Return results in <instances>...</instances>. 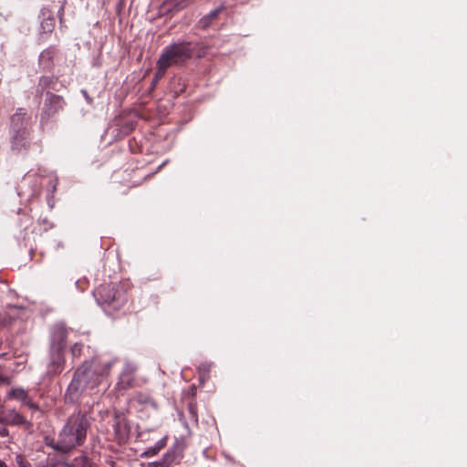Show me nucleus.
Returning <instances> with one entry per match:
<instances>
[{
  "label": "nucleus",
  "instance_id": "28",
  "mask_svg": "<svg viewBox=\"0 0 467 467\" xmlns=\"http://www.w3.org/2000/svg\"><path fill=\"white\" fill-rule=\"evenodd\" d=\"M5 424H0V437H7L9 435L8 430L5 427Z\"/></svg>",
  "mask_w": 467,
  "mask_h": 467
},
{
  "label": "nucleus",
  "instance_id": "16",
  "mask_svg": "<svg viewBox=\"0 0 467 467\" xmlns=\"http://www.w3.org/2000/svg\"><path fill=\"white\" fill-rule=\"evenodd\" d=\"M66 467H95L84 454L75 457L71 462H66Z\"/></svg>",
  "mask_w": 467,
  "mask_h": 467
},
{
  "label": "nucleus",
  "instance_id": "7",
  "mask_svg": "<svg viewBox=\"0 0 467 467\" xmlns=\"http://www.w3.org/2000/svg\"><path fill=\"white\" fill-rule=\"evenodd\" d=\"M64 350L49 347L47 374L50 376L59 375L65 368Z\"/></svg>",
  "mask_w": 467,
  "mask_h": 467
},
{
  "label": "nucleus",
  "instance_id": "18",
  "mask_svg": "<svg viewBox=\"0 0 467 467\" xmlns=\"http://www.w3.org/2000/svg\"><path fill=\"white\" fill-rule=\"evenodd\" d=\"M220 12V8L212 11L209 15L203 16L199 20L198 26L202 29L208 28L212 25L213 21L217 18Z\"/></svg>",
  "mask_w": 467,
  "mask_h": 467
},
{
  "label": "nucleus",
  "instance_id": "26",
  "mask_svg": "<svg viewBox=\"0 0 467 467\" xmlns=\"http://www.w3.org/2000/svg\"><path fill=\"white\" fill-rule=\"evenodd\" d=\"M148 467H167V464L162 460L151 462L148 463Z\"/></svg>",
  "mask_w": 467,
  "mask_h": 467
},
{
  "label": "nucleus",
  "instance_id": "32",
  "mask_svg": "<svg viewBox=\"0 0 467 467\" xmlns=\"http://www.w3.org/2000/svg\"><path fill=\"white\" fill-rule=\"evenodd\" d=\"M184 89H185V87L182 88L179 91L175 90L174 92H175L176 96H178L180 93H182L184 91Z\"/></svg>",
  "mask_w": 467,
  "mask_h": 467
},
{
  "label": "nucleus",
  "instance_id": "25",
  "mask_svg": "<svg viewBox=\"0 0 467 467\" xmlns=\"http://www.w3.org/2000/svg\"><path fill=\"white\" fill-rule=\"evenodd\" d=\"M16 462L18 467H31L30 462L22 454H17L16 456Z\"/></svg>",
  "mask_w": 467,
  "mask_h": 467
},
{
  "label": "nucleus",
  "instance_id": "19",
  "mask_svg": "<svg viewBox=\"0 0 467 467\" xmlns=\"http://www.w3.org/2000/svg\"><path fill=\"white\" fill-rule=\"evenodd\" d=\"M133 401L137 402L138 404L144 405V406H150L152 408H156V403L152 400V398L142 392L136 393L133 397Z\"/></svg>",
  "mask_w": 467,
  "mask_h": 467
},
{
  "label": "nucleus",
  "instance_id": "10",
  "mask_svg": "<svg viewBox=\"0 0 467 467\" xmlns=\"http://www.w3.org/2000/svg\"><path fill=\"white\" fill-rule=\"evenodd\" d=\"M113 429L118 439H124L130 433V426L126 416L122 412H116L114 415Z\"/></svg>",
  "mask_w": 467,
  "mask_h": 467
},
{
  "label": "nucleus",
  "instance_id": "33",
  "mask_svg": "<svg viewBox=\"0 0 467 467\" xmlns=\"http://www.w3.org/2000/svg\"><path fill=\"white\" fill-rule=\"evenodd\" d=\"M0 467H8L6 463L0 460Z\"/></svg>",
  "mask_w": 467,
  "mask_h": 467
},
{
  "label": "nucleus",
  "instance_id": "14",
  "mask_svg": "<svg viewBox=\"0 0 467 467\" xmlns=\"http://www.w3.org/2000/svg\"><path fill=\"white\" fill-rule=\"evenodd\" d=\"M28 119L29 117H27L24 109H17L16 113L11 117V130H16V129H27L26 125L28 123Z\"/></svg>",
  "mask_w": 467,
  "mask_h": 467
},
{
  "label": "nucleus",
  "instance_id": "22",
  "mask_svg": "<svg viewBox=\"0 0 467 467\" xmlns=\"http://www.w3.org/2000/svg\"><path fill=\"white\" fill-rule=\"evenodd\" d=\"M168 68L170 67L159 58L156 63V72L153 79L160 81L165 76Z\"/></svg>",
  "mask_w": 467,
  "mask_h": 467
},
{
  "label": "nucleus",
  "instance_id": "29",
  "mask_svg": "<svg viewBox=\"0 0 467 467\" xmlns=\"http://www.w3.org/2000/svg\"><path fill=\"white\" fill-rule=\"evenodd\" d=\"M0 383L9 384V379L0 374Z\"/></svg>",
  "mask_w": 467,
  "mask_h": 467
},
{
  "label": "nucleus",
  "instance_id": "11",
  "mask_svg": "<svg viewBox=\"0 0 467 467\" xmlns=\"http://www.w3.org/2000/svg\"><path fill=\"white\" fill-rule=\"evenodd\" d=\"M26 422L25 417L16 410H6L0 412V424L19 426Z\"/></svg>",
  "mask_w": 467,
  "mask_h": 467
},
{
  "label": "nucleus",
  "instance_id": "31",
  "mask_svg": "<svg viewBox=\"0 0 467 467\" xmlns=\"http://www.w3.org/2000/svg\"><path fill=\"white\" fill-rule=\"evenodd\" d=\"M158 83H159V81H157V80H155V79H153V78H152V81H151V88L153 89V88L156 87V85H157Z\"/></svg>",
  "mask_w": 467,
  "mask_h": 467
},
{
  "label": "nucleus",
  "instance_id": "20",
  "mask_svg": "<svg viewBox=\"0 0 467 467\" xmlns=\"http://www.w3.org/2000/svg\"><path fill=\"white\" fill-rule=\"evenodd\" d=\"M89 348L88 346H86L81 341H76L71 347H70V354L72 356L73 359H78L84 355L85 348Z\"/></svg>",
  "mask_w": 467,
  "mask_h": 467
},
{
  "label": "nucleus",
  "instance_id": "3",
  "mask_svg": "<svg viewBox=\"0 0 467 467\" xmlns=\"http://www.w3.org/2000/svg\"><path fill=\"white\" fill-rule=\"evenodd\" d=\"M130 289V284L129 281L104 284L97 288L96 300L105 308L119 310L127 304Z\"/></svg>",
  "mask_w": 467,
  "mask_h": 467
},
{
  "label": "nucleus",
  "instance_id": "15",
  "mask_svg": "<svg viewBox=\"0 0 467 467\" xmlns=\"http://www.w3.org/2000/svg\"><path fill=\"white\" fill-rule=\"evenodd\" d=\"M56 55V50L53 47H48L41 52L39 57V64L44 68H51L53 65V58Z\"/></svg>",
  "mask_w": 467,
  "mask_h": 467
},
{
  "label": "nucleus",
  "instance_id": "12",
  "mask_svg": "<svg viewBox=\"0 0 467 467\" xmlns=\"http://www.w3.org/2000/svg\"><path fill=\"white\" fill-rule=\"evenodd\" d=\"M40 16L42 18L40 23V32L42 34H51L56 25L52 10L48 7H43L40 11Z\"/></svg>",
  "mask_w": 467,
  "mask_h": 467
},
{
  "label": "nucleus",
  "instance_id": "9",
  "mask_svg": "<svg viewBox=\"0 0 467 467\" xmlns=\"http://www.w3.org/2000/svg\"><path fill=\"white\" fill-rule=\"evenodd\" d=\"M8 397L21 401L25 406L33 410H39V406L29 397L27 390L23 388H13L8 392Z\"/></svg>",
  "mask_w": 467,
  "mask_h": 467
},
{
  "label": "nucleus",
  "instance_id": "34",
  "mask_svg": "<svg viewBox=\"0 0 467 467\" xmlns=\"http://www.w3.org/2000/svg\"><path fill=\"white\" fill-rule=\"evenodd\" d=\"M190 411H191V413L194 414V410H193V408L192 406H190Z\"/></svg>",
  "mask_w": 467,
  "mask_h": 467
},
{
  "label": "nucleus",
  "instance_id": "6",
  "mask_svg": "<svg viewBox=\"0 0 467 467\" xmlns=\"http://www.w3.org/2000/svg\"><path fill=\"white\" fill-rule=\"evenodd\" d=\"M74 333L73 329L64 324H56L50 332V348L65 350L69 336Z\"/></svg>",
  "mask_w": 467,
  "mask_h": 467
},
{
  "label": "nucleus",
  "instance_id": "23",
  "mask_svg": "<svg viewBox=\"0 0 467 467\" xmlns=\"http://www.w3.org/2000/svg\"><path fill=\"white\" fill-rule=\"evenodd\" d=\"M168 68L170 67L159 58L156 63V72L153 79L160 81L165 76Z\"/></svg>",
  "mask_w": 467,
  "mask_h": 467
},
{
  "label": "nucleus",
  "instance_id": "1",
  "mask_svg": "<svg viewBox=\"0 0 467 467\" xmlns=\"http://www.w3.org/2000/svg\"><path fill=\"white\" fill-rule=\"evenodd\" d=\"M113 365V360L98 357L85 360L75 370L66 391V399L69 402H78L84 394H97L99 387L109 375Z\"/></svg>",
  "mask_w": 467,
  "mask_h": 467
},
{
  "label": "nucleus",
  "instance_id": "2",
  "mask_svg": "<svg viewBox=\"0 0 467 467\" xmlns=\"http://www.w3.org/2000/svg\"><path fill=\"white\" fill-rule=\"evenodd\" d=\"M89 427L90 420L85 412L72 413L59 431L57 439H52L47 445L57 451L68 453L85 443Z\"/></svg>",
  "mask_w": 467,
  "mask_h": 467
},
{
  "label": "nucleus",
  "instance_id": "21",
  "mask_svg": "<svg viewBox=\"0 0 467 467\" xmlns=\"http://www.w3.org/2000/svg\"><path fill=\"white\" fill-rule=\"evenodd\" d=\"M57 83V78L54 76H44L39 78L38 87L43 91L46 88H55Z\"/></svg>",
  "mask_w": 467,
  "mask_h": 467
},
{
  "label": "nucleus",
  "instance_id": "24",
  "mask_svg": "<svg viewBox=\"0 0 467 467\" xmlns=\"http://www.w3.org/2000/svg\"><path fill=\"white\" fill-rule=\"evenodd\" d=\"M133 382V378L130 374L123 372L120 375L119 380L118 382L119 389H127L131 387Z\"/></svg>",
  "mask_w": 467,
  "mask_h": 467
},
{
  "label": "nucleus",
  "instance_id": "4",
  "mask_svg": "<svg viewBox=\"0 0 467 467\" xmlns=\"http://www.w3.org/2000/svg\"><path fill=\"white\" fill-rule=\"evenodd\" d=\"M199 43L191 41H180L165 47L160 56V59L169 67L183 66L190 60Z\"/></svg>",
  "mask_w": 467,
  "mask_h": 467
},
{
  "label": "nucleus",
  "instance_id": "13",
  "mask_svg": "<svg viewBox=\"0 0 467 467\" xmlns=\"http://www.w3.org/2000/svg\"><path fill=\"white\" fill-rule=\"evenodd\" d=\"M186 447V444L183 440L176 441L174 446L169 450L161 458L163 463L167 464V467H170L172 462H174L178 458H181L182 452Z\"/></svg>",
  "mask_w": 467,
  "mask_h": 467
},
{
  "label": "nucleus",
  "instance_id": "17",
  "mask_svg": "<svg viewBox=\"0 0 467 467\" xmlns=\"http://www.w3.org/2000/svg\"><path fill=\"white\" fill-rule=\"evenodd\" d=\"M167 444V437H163L160 441L156 442V444L153 447L148 448L142 454V457H152L155 456L160 452L161 450H162Z\"/></svg>",
  "mask_w": 467,
  "mask_h": 467
},
{
  "label": "nucleus",
  "instance_id": "30",
  "mask_svg": "<svg viewBox=\"0 0 467 467\" xmlns=\"http://www.w3.org/2000/svg\"><path fill=\"white\" fill-rule=\"evenodd\" d=\"M205 53H206L205 48H204V47H202V48H200V50L198 51L197 56H198L199 57H203V56L205 55Z\"/></svg>",
  "mask_w": 467,
  "mask_h": 467
},
{
  "label": "nucleus",
  "instance_id": "8",
  "mask_svg": "<svg viewBox=\"0 0 467 467\" xmlns=\"http://www.w3.org/2000/svg\"><path fill=\"white\" fill-rule=\"evenodd\" d=\"M12 149L18 152L28 150L31 144L30 131L28 129H16L12 131Z\"/></svg>",
  "mask_w": 467,
  "mask_h": 467
},
{
  "label": "nucleus",
  "instance_id": "5",
  "mask_svg": "<svg viewBox=\"0 0 467 467\" xmlns=\"http://www.w3.org/2000/svg\"><path fill=\"white\" fill-rule=\"evenodd\" d=\"M66 105L62 96L47 91L40 113V126L44 128Z\"/></svg>",
  "mask_w": 467,
  "mask_h": 467
},
{
  "label": "nucleus",
  "instance_id": "27",
  "mask_svg": "<svg viewBox=\"0 0 467 467\" xmlns=\"http://www.w3.org/2000/svg\"><path fill=\"white\" fill-rule=\"evenodd\" d=\"M64 11H65V4H62V5L60 6V8L57 12L60 25H62L63 21H64Z\"/></svg>",
  "mask_w": 467,
  "mask_h": 467
}]
</instances>
